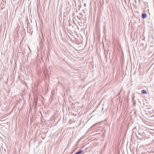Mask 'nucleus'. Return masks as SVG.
Returning <instances> with one entry per match:
<instances>
[{"mask_svg": "<svg viewBox=\"0 0 154 154\" xmlns=\"http://www.w3.org/2000/svg\"><path fill=\"white\" fill-rule=\"evenodd\" d=\"M147 17V14L146 13H144L142 14L141 17L142 19L145 18Z\"/></svg>", "mask_w": 154, "mask_h": 154, "instance_id": "nucleus-1", "label": "nucleus"}, {"mask_svg": "<svg viewBox=\"0 0 154 154\" xmlns=\"http://www.w3.org/2000/svg\"><path fill=\"white\" fill-rule=\"evenodd\" d=\"M83 151V150H82L80 149L75 153L74 154H80L81 153H82Z\"/></svg>", "mask_w": 154, "mask_h": 154, "instance_id": "nucleus-2", "label": "nucleus"}, {"mask_svg": "<svg viewBox=\"0 0 154 154\" xmlns=\"http://www.w3.org/2000/svg\"><path fill=\"white\" fill-rule=\"evenodd\" d=\"M141 92L143 94H146L147 93V91L144 90H142L141 91Z\"/></svg>", "mask_w": 154, "mask_h": 154, "instance_id": "nucleus-3", "label": "nucleus"}, {"mask_svg": "<svg viewBox=\"0 0 154 154\" xmlns=\"http://www.w3.org/2000/svg\"><path fill=\"white\" fill-rule=\"evenodd\" d=\"M112 118H113V117H114L115 112H114V111H113V110H112Z\"/></svg>", "mask_w": 154, "mask_h": 154, "instance_id": "nucleus-4", "label": "nucleus"}, {"mask_svg": "<svg viewBox=\"0 0 154 154\" xmlns=\"http://www.w3.org/2000/svg\"><path fill=\"white\" fill-rule=\"evenodd\" d=\"M115 64H114V70H113V73H114V70H115Z\"/></svg>", "mask_w": 154, "mask_h": 154, "instance_id": "nucleus-5", "label": "nucleus"}, {"mask_svg": "<svg viewBox=\"0 0 154 154\" xmlns=\"http://www.w3.org/2000/svg\"><path fill=\"white\" fill-rule=\"evenodd\" d=\"M84 6H85H85H86V4H85H85H84Z\"/></svg>", "mask_w": 154, "mask_h": 154, "instance_id": "nucleus-6", "label": "nucleus"}, {"mask_svg": "<svg viewBox=\"0 0 154 154\" xmlns=\"http://www.w3.org/2000/svg\"><path fill=\"white\" fill-rule=\"evenodd\" d=\"M81 24L82 25V23H81Z\"/></svg>", "mask_w": 154, "mask_h": 154, "instance_id": "nucleus-7", "label": "nucleus"}]
</instances>
